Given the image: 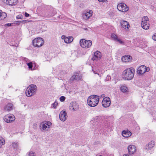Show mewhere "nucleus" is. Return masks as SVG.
I'll list each match as a JSON object with an SVG mask.
<instances>
[{"label":"nucleus","mask_w":156,"mask_h":156,"mask_svg":"<svg viewBox=\"0 0 156 156\" xmlns=\"http://www.w3.org/2000/svg\"><path fill=\"white\" fill-rule=\"evenodd\" d=\"M123 156H129V155L128 154H123Z\"/></svg>","instance_id":"obj_41"},{"label":"nucleus","mask_w":156,"mask_h":156,"mask_svg":"<svg viewBox=\"0 0 156 156\" xmlns=\"http://www.w3.org/2000/svg\"><path fill=\"white\" fill-rule=\"evenodd\" d=\"M101 96L102 97H104L105 96V94H102L101 95Z\"/></svg>","instance_id":"obj_44"},{"label":"nucleus","mask_w":156,"mask_h":156,"mask_svg":"<svg viewBox=\"0 0 156 156\" xmlns=\"http://www.w3.org/2000/svg\"><path fill=\"white\" fill-rule=\"evenodd\" d=\"M93 11L89 10L88 11H84L82 14L83 18L84 20L89 19L92 16Z\"/></svg>","instance_id":"obj_13"},{"label":"nucleus","mask_w":156,"mask_h":156,"mask_svg":"<svg viewBox=\"0 0 156 156\" xmlns=\"http://www.w3.org/2000/svg\"><path fill=\"white\" fill-rule=\"evenodd\" d=\"M93 72H94V73L95 74H97L98 75H99V74L98 73H96V72H95V71H93Z\"/></svg>","instance_id":"obj_43"},{"label":"nucleus","mask_w":156,"mask_h":156,"mask_svg":"<svg viewBox=\"0 0 156 156\" xmlns=\"http://www.w3.org/2000/svg\"><path fill=\"white\" fill-rule=\"evenodd\" d=\"M65 97L63 96H62L60 98V101L63 102L65 100Z\"/></svg>","instance_id":"obj_32"},{"label":"nucleus","mask_w":156,"mask_h":156,"mask_svg":"<svg viewBox=\"0 0 156 156\" xmlns=\"http://www.w3.org/2000/svg\"><path fill=\"white\" fill-rule=\"evenodd\" d=\"M99 2H108L107 0H98Z\"/></svg>","instance_id":"obj_38"},{"label":"nucleus","mask_w":156,"mask_h":156,"mask_svg":"<svg viewBox=\"0 0 156 156\" xmlns=\"http://www.w3.org/2000/svg\"><path fill=\"white\" fill-rule=\"evenodd\" d=\"M16 18L18 19H21L22 18V15H19L16 16Z\"/></svg>","instance_id":"obj_37"},{"label":"nucleus","mask_w":156,"mask_h":156,"mask_svg":"<svg viewBox=\"0 0 156 156\" xmlns=\"http://www.w3.org/2000/svg\"><path fill=\"white\" fill-rule=\"evenodd\" d=\"M116 41H117L119 43L121 44H123V42L121 40H120L119 39H118V38L116 40Z\"/></svg>","instance_id":"obj_34"},{"label":"nucleus","mask_w":156,"mask_h":156,"mask_svg":"<svg viewBox=\"0 0 156 156\" xmlns=\"http://www.w3.org/2000/svg\"><path fill=\"white\" fill-rule=\"evenodd\" d=\"M131 59L132 57L130 55H125L122 56L121 58L122 62H130Z\"/></svg>","instance_id":"obj_21"},{"label":"nucleus","mask_w":156,"mask_h":156,"mask_svg":"<svg viewBox=\"0 0 156 156\" xmlns=\"http://www.w3.org/2000/svg\"><path fill=\"white\" fill-rule=\"evenodd\" d=\"M118 9L120 12H125L129 10V8L124 3H120L117 5Z\"/></svg>","instance_id":"obj_10"},{"label":"nucleus","mask_w":156,"mask_h":156,"mask_svg":"<svg viewBox=\"0 0 156 156\" xmlns=\"http://www.w3.org/2000/svg\"><path fill=\"white\" fill-rule=\"evenodd\" d=\"M82 78V76L81 75H79L78 73H76L73 75L71 78L72 80H80Z\"/></svg>","instance_id":"obj_23"},{"label":"nucleus","mask_w":156,"mask_h":156,"mask_svg":"<svg viewBox=\"0 0 156 156\" xmlns=\"http://www.w3.org/2000/svg\"><path fill=\"white\" fill-rule=\"evenodd\" d=\"M99 96L92 95L90 96L87 98V103L90 107H94L97 106L99 101Z\"/></svg>","instance_id":"obj_2"},{"label":"nucleus","mask_w":156,"mask_h":156,"mask_svg":"<svg viewBox=\"0 0 156 156\" xmlns=\"http://www.w3.org/2000/svg\"><path fill=\"white\" fill-rule=\"evenodd\" d=\"M58 105V102L57 101H55L54 103L52 104V106L54 108H55Z\"/></svg>","instance_id":"obj_29"},{"label":"nucleus","mask_w":156,"mask_h":156,"mask_svg":"<svg viewBox=\"0 0 156 156\" xmlns=\"http://www.w3.org/2000/svg\"><path fill=\"white\" fill-rule=\"evenodd\" d=\"M37 91V87L34 84H31L28 87L26 91L27 96L30 97L34 95Z\"/></svg>","instance_id":"obj_3"},{"label":"nucleus","mask_w":156,"mask_h":156,"mask_svg":"<svg viewBox=\"0 0 156 156\" xmlns=\"http://www.w3.org/2000/svg\"><path fill=\"white\" fill-rule=\"evenodd\" d=\"M51 125V123L50 122H43L40 123L39 126V128L42 131H45L49 129Z\"/></svg>","instance_id":"obj_4"},{"label":"nucleus","mask_w":156,"mask_h":156,"mask_svg":"<svg viewBox=\"0 0 156 156\" xmlns=\"http://www.w3.org/2000/svg\"><path fill=\"white\" fill-rule=\"evenodd\" d=\"M5 26L7 25L8 26H11V24L10 23H7L5 24Z\"/></svg>","instance_id":"obj_40"},{"label":"nucleus","mask_w":156,"mask_h":156,"mask_svg":"<svg viewBox=\"0 0 156 156\" xmlns=\"http://www.w3.org/2000/svg\"><path fill=\"white\" fill-rule=\"evenodd\" d=\"M7 16V14L5 12H2V11L0 10V20L4 19Z\"/></svg>","instance_id":"obj_25"},{"label":"nucleus","mask_w":156,"mask_h":156,"mask_svg":"<svg viewBox=\"0 0 156 156\" xmlns=\"http://www.w3.org/2000/svg\"><path fill=\"white\" fill-rule=\"evenodd\" d=\"M80 46L83 48H90L92 44V41L90 40H87L85 39H81L80 41Z\"/></svg>","instance_id":"obj_5"},{"label":"nucleus","mask_w":156,"mask_h":156,"mask_svg":"<svg viewBox=\"0 0 156 156\" xmlns=\"http://www.w3.org/2000/svg\"><path fill=\"white\" fill-rule=\"evenodd\" d=\"M12 146L14 149H16L18 147V145L17 143L14 142L12 143Z\"/></svg>","instance_id":"obj_28"},{"label":"nucleus","mask_w":156,"mask_h":156,"mask_svg":"<svg viewBox=\"0 0 156 156\" xmlns=\"http://www.w3.org/2000/svg\"><path fill=\"white\" fill-rule=\"evenodd\" d=\"M135 72L134 69L133 68H127L122 72V78L125 80H131L134 77Z\"/></svg>","instance_id":"obj_1"},{"label":"nucleus","mask_w":156,"mask_h":156,"mask_svg":"<svg viewBox=\"0 0 156 156\" xmlns=\"http://www.w3.org/2000/svg\"><path fill=\"white\" fill-rule=\"evenodd\" d=\"M29 156H35L34 153L32 151H30L29 154Z\"/></svg>","instance_id":"obj_36"},{"label":"nucleus","mask_w":156,"mask_h":156,"mask_svg":"<svg viewBox=\"0 0 156 156\" xmlns=\"http://www.w3.org/2000/svg\"><path fill=\"white\" fill-rule=\"evenodd\" d=\"M25 15L26 17H28L29 16V14L27 12L25 13Z\"/></svg>","instance_id":"obj_39"},{"label":"nucleus","mask_w":156,"mask_h":156,"mask_svg":"<svg viewBox=\"0 0 156 156\" xmlns=\"http://www.w3.org/2000/svg\"><path fill=\"white\" fill-rule=\"evenodd\" d=\"M155 144V143L154 141H151L145 146V149L147 151H149L153 147Z\"/></svg>","instance_id":"obj_16"},{"label":"nucleus","mask_w":156,"mask_h":156,"mask_svg":"<svg viewBox=\"0 0 156 156\" xmlns=\"http://www.w3.org/2000/svg\"><path fill=\"white\" fill-rule=\"evenodd\" d=\"M4 119L6 122L10 123L15 120V118L13 115L8 114L5 116Z\"/></svg>","instance_id":"obj_12"},{"label":"nucleus","mask_w":156,"mask_h":156,"mask_svg":"<svg viewBox=\"0 0 156 156\" xmlns=\"http://www.w3.org/2000/svg\"><path fill=\"white\" fill-rule=\"evenodd\" d=\"M61 38L64 39L65 42L66 43H70L73 40V38L72 37H66L65 35L62 36Z\"/></svg>","instance_id":"obj_18"},{"label":"nucleus","mask_w":156,"mask_h":156,"mask_svg":"<svg viewBox=\"0 0 156 156\" xmlns=\"http://www.w3.org/2000/svg\"><path fill=\"white\" fill-rule=\"evenodd\" d=\"M94 119V120L96 121H98L100 119V118L98 116H96Z\"/></svg>","instance_id":"obj_35"},{"label":"nucleus","mask_w":156,"mask_h":156,"mask_svg":"<svg viewBox=\"0 0 156 156\" xmlns=\"http://www.w3.org/2000/svg\"><path fill=\"white\" fill-rule=\"evenodd\" d=\"M3 2L9 5H13L16 4L17 0H2Z\"/></svg>","instance_id":"obj_20"},{"label":"nucleus","mask_w":156,"mask_h":156,"mask_svg":"<svg viewBox=\"0 0 156 156\" xmlns=\"http://www.w3.org/2000/svg\"><path fill=\"white\" fill-rule=\"evenodd\" d=\"M149 68H147L145 66L142 65L140 66L138 68L137 73V74L140 75L143 74L146 72L149 71Z\"/></svg>","instance_id":"obj_9"},{"label":"nucleus","mask_w":156,"mask_h":156,"mask_svg":"<svg viewBox=\"0 0 156 156\" xmlns=\"http://www.w3.org/2000/svg\"><path fill=\"white\" fill-rule=\"evenodd\" d=\"M111 37L112 38L116 41L118 38L117 36L114 34H112Z\"/></svg>","instance_id":"obj_30"},{"label":"nucleus","mask_w":156,"mask_h":156,"mask_svg":"<svg viewBox=\"0 0 156 156\" xmlns=\"http://www.w3.org/2000/svg\"><path fill=\"white\" fill-rule=\"evenodd\" d=\"M120 24L122 28L126 30H128L130 27L129 23L126 21L122 20L120 22Z\"/></svg>","instance_id":"obj_17"},{"label":"nucleus","mask_w":156,"mask_h":156,"mask_svg":"<svg viewBox=\"0 0 156 156\" xmlns=\"http://www.w3.org/2000/svg\"><path fill=\"white\" fill-rule=\"evenodd\" d=\"M101 52L98 51L94 52V56L92 58L94 60H98L101 59Z\"/></svg>","instance_id":"obj_19"},{"label":"nucleus","mask_w":156,"mask_h":156,"mask_svg":"<svg viewBox=\"0 0 156 156\" xmlns=\"http://www.w3.org/2000/svg\"><path fill=\"white\" fill-rule=\"evenodd\" d=\"M67 113L65 111L63 110L60 112L59 117L60 119L62 121H65L67 119Z\"/></svg>","instance_id":"obj_15"},{"label":"nucleus","mask_w":156,"mask_h":156,"mask_svg":"<svg viewBox=\"0 0 156 156\" xmlns=\"http://www.w3.org/2000/svg\"><path fill=\"white\" fill-rule=\"evenodd\" d=\"M44 40L41 37L35 38L33 41V45L36 47L41 46L44 44Z\"/></svg>","instance_id":"obj_7"},{"label":"nucleus","mask_w":156,"mask_h":156,"mask_svg":"<svg viewBox=\"0 0 156 156\" xmlns=\"http://www.w3.org/2000/svg\"><path fill=\"white\" fill-rule=\"evenodd\" d=\"M13 105L11 103L8 104L4 108V110L6 112H9L12 110Z\"/></svg>","instance_id":"obj_22"},{"label":"nucleus","mask_w":156,"mask_h":156,"mask_svg":"<svg viewBox=\"0 0 156 156\" xmlns=\"http://www.w3.org/2000/svg\"><path fill=\"white\" fill-rule=\"evenodd\" d=\"M25 21H26V20H23V21H22V22H25Z\"/></svg>","instance_id":"obj_45"},{"label":"nucleus","mask_w":156,"mask_h":156,"mask_svg":"<svg viewBox=\"0 0 156 156\" xmlns=\"http://www.w3.org/2000/svg\"><path fill=\"white\" fill-rule=\"evenodd\" d=\"M69 109L72 111H76L79 109V105L76 101L71 102L69 104Z\"/></svg>","instance_id":"obj_8"},{"label":"nucleus","mask_w":156,"mask_h":156,"mask_svg":"<svg viewBox=\"0 0 156 156\" xmlns=\"http://www.w3.org/2000/svg\"><path fill=\"white\" fill-rule=\"evenodd\" d=\"M110 99L108 97L104 98L102 101V105L104 108L109 107L111 104Z\"/></svg>","instance_id":"obj_11"},{"label":"nucleus","mask_w":156,"mask_h":156,"mask_svg":"<svg viewBox=\"0 0 156 156\" xmlns=\"http://www.w3.org/2000/svg\"><path fill=\"white\" fill-rule=\"evenodd\" d=\"M132 134L131 132L128 131L123 130L122 132V136L125 137H128Z\"/></svg>","instance_id":"obj_24"},{"label":"nucleus","mask_w":156,"mask_h":156,"mask_svg":"<svg viewBox=\"0 0 156 156\" xmlns=\"http://www.w3.org/2000/svg\"><path fill=\"white\" fill-rule=\"evenodd\" d=\"M152 38L154 40L156 41V33L153 35L152 36Z\"/></svg>","instance_id":"obj_33"},{"label":"nucleus","mask_w":156,"mask_h":156,"mask_svg":"<svg viewBox=\"0 0 156 156\" xmlns=\"http://www.w3.org/2000/svg\"><path fill=\"white\" fill-rule=\"evenodd\" d=\"M141 26L145 30H148L149 28V24L147 16H145L142 18Z\"/></svg>","instance_id":"obj_6"},{"label":"nucleus","mask_w":156,"mask_h":156,"mask_svg":"<svg viewBox=\"0 0 156 156\" xmlns=\"http://www.w3.org/2000/svg\"><path fill=\"white\" fill-rule=\"evenodd\" d=\"M120 90L122 92L126 93L128 91V89L126 86L122 85L120 87Z\"/></svg>","instance_id":"obj_26"},{"label":"nucleus","mask_w":156,"mask_h":156,"mask_svg":"<svg viewBox=\"0 0 156 156\" xmlns=\"http://www.w3.org/2000/svg\"><path fill=\"white\" fill-rule=\"evenodd\" d=\"M24 60L25 61H27V60H28V59L27 58H24Z\"/></svg>","instance_id":"obj_42"},{"label":"nucleus","mask_w":156,"mask_h":156,"mask_svg":"<svg viewBox=\"0 0 156 156\" xmlns=\"http://www.w3.org/2000/svg\"><path fill=\"white\" fill-rule=\"evenodd\" d=\"M5 144V141L4 139L1 136H0V148L1 147L2 145H4Z\"/></svg>","instance_id":"obj_27"},{"label":"nucleus","mask_w":156,"mask_h":156,"mask_svg":"<svg viewBox=\"0 0 156 156\" xmlns=\"http://www.w3.org/2000/svg\"><path fill=\"white\" fill-rule=\"evenodd\" d=\"M27 66H28L29 69H32L33 67V64L32 62L28 63L27 64Z\"/></svg>","instance_id":"obj_31"},{"label":"nucleus","mask_w":156,"mask_h":156,"mask_svg":"<svg viewBox=\"0 0 156 156\" xmlns=\"http://www.w3.org/2000/svg\"><path fill=\"white\" fill-rule=\"evenodd\" d=\"M129 154L130 155L133 154L136 151V149L135 146L133 145H129L127 147Z\"/></svg>","instance_id":"obj_14"}]
</instances>
